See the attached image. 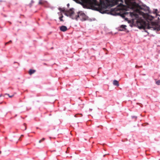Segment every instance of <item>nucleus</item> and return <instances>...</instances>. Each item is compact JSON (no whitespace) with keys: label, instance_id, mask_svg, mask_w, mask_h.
Masks as SVG:
<instances>
[{"label":"nucleus","instance_id":"1","mask_svg":"<svg viewBox=\"0 0 160 160\" xmlns=\"http://www.w3.org/2000/svg\"><path fill=\"white\" fill-rule=\"evenodd\" d=\"M125 3L128 8L133 10L132 12H125L122 15L124 17L127 15H129L132 18L136 20V24L140 29L152 28L154 30H160V22H152L154 17L143 11L147 12L148 9L142 8L135 2V0H125Z\"/></svg>","mask_w":160,"mask_h":160},{"label":"nucleus","instance_id":"2","mask_svg":"<svg viewBox=\"0 0 160 160\" xmlns=\"http://www.w3.org/2000/svg\"><path fill=\"white\" fill-rule=\"evenodd\" d=\"M60 10L64 12L65 15L73 19L76 20H80L81 21H83L87 19V16L82 11L75 13L73 9H71L69 10L66 11L64 8L61 9Z\"/></svg>","mask_w":160,"mask_h":160},{"label":"nucleus","instance_id":"3","mask_svg":"<svg viewBox=\"0 0 160 160\" xmlns=\"http://www.w3.org/2000/svg\"><path fill=\"white\" fill-rule=\"evenodd\" d=\"M82 2L89 4L95 9L102 13V0H81Z\"/></svg>","mask_w":160,"mask_h":160},{"label":"nucleus","instance_id":"4","mask_svg":"<svg viewBox=\"0 0 160 160\" xmlns=\"http://www.w3.org/2000/svg\"><path fill=\"white\" fill-rule=\"evenodd\" d=\"M126 26L122 25H121L119 28V30L120 31H125L126 30Z\"/></svg>","mask_w":160,"mask_h":160},{"label":"nucleus","instance_id":"5","mask_svg":"<svg viewBox=\"0 0 160 160\" xmlns=\"http://www.w3.org/2000/svg\"><path fill=\"white\" fill-rule=\"evenodd\" d=\"M60 29L61 31L64 32L67 31L68 28L66 26L62 25L60 27Z\"/></svg>","mask_w":160,"mask_h":160},{"label":"nucleus","instance_id":"6","mask_svg":"<svg viewBox=\"0 0 160 160\" xmlns=\"http://www.w3.org/2000/svg\"><path fill=\"white\" fill-rule=\"evenodd\" d=\"M39 4L44 6H46L47 4V2L44 0H40L39 1Z\"/></svg>","mask_w":160,"mask_h":160},{"label":"nucleus","instance_id":"7","mask_svg":"<svg viewBox=\"0 0 160 160\" xmlns=\"http://www.w3.org/2000/svg\"><path fill=\"white\" fill-rule=\"evenodd\" d=\"M113 84L117 86H119V83L118 81L116 80H114L113 82Z\"/></svg>","mask_w":160,"mask_h":160},{"label":"nucleus","instance_id":"8","mask_svg":"<svg viewBox=\"0 0 160 160\" xmlns=\"http://www.w3.org/2000/svg\"><path fill=\"white\" fill-rule=\"evenodd\" d=\"M60 16L59 17V19L60 21H63V20L62 19V18L63 17V16L62 15V14L60 12Z\"/></svg>","mask_w":160,"mask_h":160},{"label":"nucleus","instance_id":"9","mask_svg":"<svg viewBox=\"0 0 160 160\" xmlns=\"http://www.w3.org/2000/svg\"><path fill=\"white\" fill-rule=\"evenodd\" d=\"M153 13L156 15V16L158 15V10L157 9H154L153 11Z\"/></svg>","mask_w":160,"mask_h":160},{"label":"nucleus","instance_id":"10","mask_svg":"<svg viewBox=\"0 0 160 160\" xmlns=\"http://www.w3.org/2000/svg\"><path fill=\"white\" fill-rule=\"evenodd\" d=\"M35 72V70L31 69L29 71V74L31 75L33 73Z\"/></svg>","mask_w":160,"mask_h":160},{"label":"nucleus","instance_id":"11","mask_svg":"<svg viewBox=\"0 0 160 160\" xmlns=\"http://www.w3.org/2000/svg\"><path fill=\"white\" fill-rule=\"evenodd\" d=\"M156 83L158 85H159L160 84V80H158L156 81Z\"/></svg>","mask_w":160,"mask_h":160},{"label":"nucleus","instance_id":"12","mask_svg":"<svg viewBox=\"0 0 160 160\" xmlns=\"http://www.w3.org/2000/svg\"><path fill=\"white\" fill-rule=\"evenodd\" d=\"M45 140V138H42V139H41V140H40L39 141V143H41V142H42L43 141H44Z\"/></svg>","mask_w":160,"mask_h":160},{"label":"nucleus","instance_id":"13","mask_svg":"<svg viewBox=\"0 0 160 160\" xmlns=\"http://www.w3.org/2000/svg\"><path fill=\"white\" fill-rule=\"evenodd\" d=\"M11 42V41H9V42H6V43H5V44H6V45H7V44H8V43H10V42Z\"/></svg>","mask_w":160,"mask_h":160},{"label":"nucleus","instance_id":"14","mask_svg":"<svg viewBox=\"0 0 160 160\" xmlns=\"http://www.w3.org/2000/svg\"><path fill=\"white\" fill-rule=\"evenodd\" d=\"M135 67L136 68H139L140 67L138 66L137 65H136L135 66Z\"/></svg>","mask_w":160,"mask_h":160},{"label":"nucleus","instance_id":"15","mask_svg":"<svg viewBox=\"0 0 160 160\" xmlns=\"http://www.w3.org/2000/svg\"><path fill=\"white\" fill-rule=\"evenodd\" d=\"M78 114H76L74 116L75 117H78Z\"/></svg>","mask_w":160,"mask_h":160},{"label":"nucleus","instance_id":"16","mask_svg":"<svg viewBox=\"0 0 160 160\" xmlns=\"http://www.w3.org/2000/svg\"><path fill=\"white\" fill-rule=\"evenodd\" d=\"M69 4H67V6H68H68H69Z\"/></svg>","mask_w":160,"mask_h":160},{"label":"nucleus","instance_id":"17","mask_svg":"<svg viewBox=\"0 0 160 160\" xmlns=\"http://www.w3.org/2000/svg\"><path fill=\"white\" fill-rule=\"evenodd\" d=\"M12 97V96H9V97H10V98H11V97Z\"/></svg>","mask_w":160,"mask_h":160},{"label":"nucleus","instance_id":"18","mask_svg":"<svg viewBox=\"0 0 160 160\" xmlns=\"http://www.w3.org/2000/svg\"><path fill=\"white\" fill-rule=\"evenodd\" d=\"M133 117H135V118H136V117H135V116H134Z\"/></svg>","mask_w":160,"mask_h":160}]
</instances>
